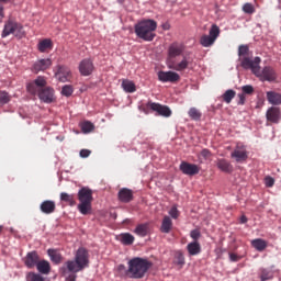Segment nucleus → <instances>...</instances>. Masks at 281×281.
Instances as JSON below:
<instances>
[{
    "instance_id": "obj_22",
    "label": "nucleus",
    "mask_w": 281,
    "mask_h": 281,
    "mask_svg": "<svg viewBox=\"0 0 281 281\" xmlns=\"http://www.w3.org/2000/svg\"><path fill=\"white\" fill-rule=\"evenodd\" d=\"M266 117L268 122H272L273 124H278L280 121V110L278 108H270L266 113Z\"/></svg>"
},
{
    "instance_id": "obj_50",
    "label": "nucleus",
    "mask_w": 281,
    "mask_h": 281,
    "mask_svg": "<svg viewBox=\"0 0 281 281\" xmlns=\"http://www.w3.org/2000/svg\"><path fill=\"white\" fill-rule=\"evenodd\" d=\"M238 98H239L238 104H245V100H246L245 93H239Z\"/></svg>"
},
{
    "instance_id": "obj_34",
    "label": "nucleus",
    "mask_w": 281,
    "mask_h": 281,
    "mask_svg": "<svg viewBox=\"0 0 281 281\" xmlns=\"http://www.w3.org/2000/svg\"><path fill=\"white\" fill-rule=\"evenodd\" d=\"M260 280L261 281L273 280V270L267 269V268L261 269Z\"/></svg>"
},
{
    "instance_id": "obj_9",
    "label": "nucleus",
    "mask_w": 281,
    "mask_h": 281,
    "mask_svg": "<svg viewBox=\"0 0 281 281\" xmlns=\"http://www.w3.org/2000/svg\"><path fill=\"white\" fill-rule=\"evenodd\" d=\"M221 36V29L218 25L213 24L209 31V35H202L200 38V45L202 47H212L216 43V38Z\"/></svg>"
},
{
    "instance_id": "obj_40",
    "label": "nucleus",
    "mask_w": 281,
    "mask_h": 281,
    "mask_svg": "<svg viewBox=\"0 0 281 281\" xmlns=\"http://www.w3.org/2000/svg\"><path fill=\"white\" fill-rule=\"evenodd\" d=\"M243 12H245V14H254V12H256V9L254 8V4L245 3L243 5Z\"/></svg>"
},
{
    "instance_id": "obj_20",
    "label": "nucleus",
    "mask_w": 281,
    "mask_h": 281,
    "mask_svg": "<svg viewBox=\"0 0 281 281\" xmlns=\"http://www.w3.org/2000/svg\"><path fill=\"white\" fill-rule=\"evenodd\" d=\"M40 210L43 212V214H54V212H56V202L45 200L41 203Z\"/></svg>"
},
{
    "instance_id": "obj_25",
    "label": "nucleus",
    "mask_w": 281,
    "mask_h": 281,
    "mask_svg": "<svg viewBox=\"0 0 281 281\" xmlns=\"http://www.w3.org/2000/svg\"><path fill=\"white\" fill-rule=\"evenodd\" d=\"M217 168L222 170V172H227L228 175L234 172V166L231 161H227L225 159H220L217 161Z\"/></svg>"
},
{
    "instance_id": "obj_57",
    "label": "nucleus",
    "mask_w": 281,
    "mask_h": 281,
    "mask_svg": "<svg viewBox=\"0 0 281 281\" xmlns=\"http://www.w3.org/2000/svg\"><path fill=\"white\" fill-rule=\"evenodd\" d=\"M165 30H168V26H165Z\"/></svg>"
},
{
    "instance_id": "obj_30",
    "label": "nucleus",
    "mask_w": 281,
    "mask_h": 281,
    "mask_svg": "<svg viewBox=\"0 0 281 281\" xmlns=\"http://www.w3.org/2000/svg\"><path fill=\"white\" fill-rule=\"evenodd\" d=\"M251 245L257 251H265L268 247L267 240L262 238L254 239Z\"/></svg>"
},
{
    "instance_id": "obj_2",
    "label": "nucleus",
    "mask_w": 281,
    "mask_h": 281,
    "mask_svg": "<svg viewBox=\"0 0 281 281\" xmlns=\"http://www.w3.org/2000/svg\"><path fill=\"white\" fill-rule=\"evenodd\" d=\"M26 89L31 95H38L40 100L46 104H52V102L56 101L54 88L47 87V79L43 76H38L29 83Z\"/></svg>"
},
{
    "instance_id": "obj_21",
    "label": "nucleus",
    "mask_w": 281,
    "mask_h": 281,
    "mask_svg": "<svg viewBox=\"0 0 281 281\" xmlns=\"http://www.w3.org/2000/svg\"><path fill=\"white\" fill-rule=\"evenodd\" d=\"M35 267L38 273H42V276H49V273L52 272V265L45 259H40V261H37V266Z\"/></svg>"
},
{
    "instance_id": "obj_58",
    "label": "nucleus",
    "mask_w": 281,
    "mask_h": 281,
    "mask_svg": "<svg viewBox=\"0 0 281 281\" xmlns=\"http://www.w3.org/2000/svg\"><path fill=\"white\" fill-rule=\"evenodd\" d=\"M165 30H168V26H165Z\"/></svg>"
},
{
    "instance_id": "obj_11",
    "label": "nucleus",
    "mask_w": 281,
    "mask_h": 281,
    "mask_svg": "<svg viewBox=\"0 0 281 281\" xmlns=\"http://www.w3.org/2000/svg\"><path fill=\"white\" fill-rule=\"evenodd\" d=\"M232 159H235L237 164H243L249 159V153L247 147L243 144H237L235 149L231 154Z\"/></svg>"
},
{
    "instance_id": "obj_56",
    "label": "nucleus",
    "mask_w": 281,
    "mask_h": 281,
    "mask_svg": "<svg viewBox=\"0 0 281 281\" xmlns=\"http://www.w3.org/2000/svg\"><path fill=\"white\" fill-rule=\"evenodd\" d=\"M119 3H124V0H119Z\"/></svg>"
},
{
    "instance_id": "obj_27",
    "label": "nucleus",
    "mask_w": 281,
    "mask_h": 281,
    "mask_svg": "<svg viewBox=\"0 0 281 281\" xmlns=\"http://www.w3.org/2000/svg\"><path fill=\"white\" fill-rule=\"evenodd\" d=\"M59 199L63 203H68L70 207H74L76 205V195L69 194L67 192H61L59 195Z\"/></svg>"
},
{
    "instance_id": "obj_13",
    "label": "nucleus",
    "mask_w": 281,
    "mask_h": 281,
    "mask_svg": "<svg viewBox=\"0 0 281 281\" xmlns=\"http://www.w3.org/2000/svg\"><path fill=\"white\" fill-rule=\"evenodd\" d=\"M55 78L59 82H69L71 80V70L67 66L58 65Z\"/></svg>"
},
{
    "instance_id": "obj_19",
    "label": "nucleus",
    "mask_w": 281,
    "mask_h": 281,
    "mask_svg": "<svg viewBox=\"0 0 281 281\" xmlns=\"http://www.w3.org/2000/svg\"><path fill=\"white\" fill-rule=\"evenodd\" d=\"M117 199L121 203H131L133 201V190L123 188L117 193Z\"/></svg>"
},
{
    "instance_id": "obj_14",
    "label": "nucleus",
    "mask_w": 281,
    "mask_h": 281,
    "mask_svg": "<svg viewBox=\"0 0 281 281\" xmlns=\"http://www.w3.org/2000/svg\"><path fill=\"white\" fill-rule=\"evenodd\" d=\"M158 80L160 82H179L181 80V76H179L178 72H175L172 70L169 71H159L158 72Z\"/></svg>"
},
{
    "instance_id": "obj_51",
    "label": "nucleus",
    "mask_w": 281,
    "mask_h": 281,
    "mask_svg": "<svg viewBox=\"0 0 281 281\" xmlns=\"http://www.w3.org/2000/svg\"><path fill=\"white\" fill-rule=\"evenodd\" d=\"M247 216L245 215H241L240 218H239V223H241L243 225H245V223H247Z\"/></svg>"
},
{
    "instance_id": "obj_31",
    "label": "nucleus",
    "mask_w": 281,
    "mask_h": 281,
    "mask_svg": "<svg viewBox=\"0 0 281 281\" xmlns=\"http://www.w3.org/2000/svg\"><path fill=\"white\" fill-rule=\"evenodd\" d=\"M47 254L52 262H54L55 265H60V262H63V255H60V252H58L57 250L48 249Z\"/></svg>"
},
{
    "instance_id": "obj_28",
    "label": "nucleus",
    "mask_w": 281,
    "mask_h": 281,
    "mask_svg": "<svg viewBox=\"0 0 281 281\" xmlns=\"http://www.w3.org/2000/svg\"><path fill=\"white\" fill-rule=\"evenodd\" d=\"M187 250L189 251V256H199L201 254V244L199 241L189 243Z\"/></svg>"
},
{
    "instance_id": "obj_45",
    "label": "nucleus",
    "mask_w": 281,
    "mask_h": 281,
    "mask_svg": "<svg viewBox=\"0 0 281 281\" xmlns=\"http://www.w3.org/2000/svg\"><path fill=\"white\" fill-rule=\"evenodd\" d=\"M169 216H171V218H179V210H177V206H172L169 210Z\"/></svg>"
},
{
    "instance_id": "obj_54",
    "label": "nucleus",
    "mask_w": 281,
    "mask_h": 281,
    "mask_svg": "<svg viewBox=\"0 0 281 281\" xmlns=\"http://www.w3.org/2000/svg\"><path fill=\"white\" fill-rule=\"evenodd\" d=\"M10 0H0V3H8Z\"/></svg>"
},
{
    "instance_id": "obj_3",
    "label": "nucleus",
    "mask_w": 281,
    "mask_h": 281,
    "mask_svg": "<svg viewBox=\"0 0 281 281\" xmlns=\"http://www.w3.org/2000/svg\"><path fill=\"white\" fill-rule=\"evenodd\" d=\"M183 52H186V45L173 42L168 47V58L167 66L169 69L173 71H186L188 67H190V59L188 57H183L181 61L175 60L178 56H182Z\"/></svg>"
},
{
    "instance_id": "obj_5",
    "label": "nucleus",
    "mask_w": 281,
    "mask_h": 281,
    "mask_svg": "<svg viewBox=\"0 0 281 281\" xmlns=\"http://www.w3.org/2000/svg\"><path fill=\"white\" fill-rule=\"evenodd\" d=\"M238 57L240 67H243V69H250L252 74H260V63H262V59L260 57H255L251 59L249 56V46L240 45L238 47Z\"/></svg>"
},
{
    "instance_id": "obj_7",
    "label": "nucleus",
    "mask_w": 281,
    "mask_h": 281,
    "mask_svg": "<svg viewBox=\"0 0 281 281\" xmlns=\"http://www.w3.org/2000/svg\"><path fill=\"white\" fill-rule=\"evenodd\" d=\"M78 210L80 214L87 216L91 212V203H93V191L89 188H81L78 192Z\"/></svg>"
},
{
    "instance_id": "obj_47",
    "label": "nucleus",
    "mask_w": 281,
    "mask_h": 281,
    "mask_svg": "<svg viewBox=\"0 0 281 281\" xmlns=\"http://www.w3.org/2000/svg\"><path fill=\"white\" fill-rule=\"evenodd\" d=\"M201 157L204 159H210V157H212V151H210V149H202Z\"/></svg>"
},
{
    "instance_id": "obj_4",
    "label": "nucleus",
    "mask_w": 281,
    "mask_h": 281,
    "mask_svg": "<svg viewBox=\"0 0 281 281\" xmlns=\"http://www.w3.org/2000/svg\"><path fill=\"white\" fill-rule=\"evenodd\" d=\"M127 270L125 271V276L127 278H132L133 280H142L148 273V270L153 267V261L142 258L135 257L132 258L127 262Z\"/></svg>"
},
{
    "instance_id": "obj_46",
    "label": "nucleus",
    "mask_w": 281,
    "mask_h": 281,
    "mask_svg": "<svg viewBox=\"0 0 281 281\" xmlns=\"http://www.w3.org/2000/svg\"><path fill=\"white\" fill-rule=\"evenodd\" d=\"M265 183L267 188H273L276 180L272 177H266Z\"/></svg>"
},
{
    "instance_id": "obj_43",
    "label": "nucleus",
    "mask_w": 281,
    "mask_h": 281,
    "mask_svg": "<svg viewBox=\"0 0 281 281\" xmlns=\"http://www.w3.org/2000/svg\"><path fill=\"white\" fill-rule=\"evenodd\" d=\"M190 236L192 239H194V243H199V238H201V231L193 229L191 231Z\"/></svg>"
},
{
    "instance_id": "obj_55",
    "label": "nucleus",
    "mask_w": 281,
    "mask_h": 281,
    "mask_svg": "<svg viewBox=\"0 0 281 281\" xmlns=\"http://www.w3.org/2000/svg\"><path fill=\"white\" fill-rule=\"evenodd\" d=\"M1 232H3V226L0 225V234H1Z\"/></svg>"
},
{
    "instance_id": "obj_10",
    "label": "nucleus",
    "mask_w": 281,
    "mask_h": 281,
    "mask_svg": "<svg viewBox=\"0 0 281 281\" xmlns=\"http://www.w3.org/2000/svg\"><path fill=\"white\" fill-rule=\"evenodd\" d=\"M149 109L150 111H155L156 113H158V115H162V117H170L172 115V111L170 110V108L161 105L159 103H155L153 101H149L144 105V113H148Z\"/></svg>"
},
{
    "instance_id": "obj_48",
    "label": "nucleus",
    "mask_w": 281,
    "mask_h": 281,
    "mask_svg": "<svg viewBox=\"0 0 281 281\" xmlns=\"http://www.w3.org/2000/svg\"><path fill=\"white\" fill-rule=\"evenodd\" d=\"M79 155H80V157L82 159H87V157H89V155H91V150H89V149H81Z\"/></svg>"
},
{
    "instance_id": "obj_23",
    "label": "nucleus",
    "mask_w": 281,
    "mask_h": 281,
    "mask_svg": "<svg viewBox=\"0 0 281 281\" xmlns=\"http://www.w3.org/2000/svg\"><path fill=\"white\" fill-rule=\"evenodd\" d=\"M267 100L269 104H272L273 106H280L281 104V94L276 91H268L266 93Z\"/></svg>"
},
{
    "instance_id": "obj_35",
    "label": "nucleus",
    "mask_w": 281,
    "mask_h": 281,
    "mask_svg": "<svg viewBox=\"0 0 281 281\" xmlns=\"http://www.w3.org/2000/svg\"><path fill=\"white\" fill-rule=\"evenodd\" d=\"M121 243L123 245H133V243H135V237L130 233L121 234Z\"/></svg>"
},
{
    "instance_id": "obj_17",
    "label": "nucleus",
    "mask_w": 281,
    "mask_h": 281,
    "mask_svg": "<svg viewBox=\"0 0 281 281\" xmlns=\"http://www.w3.org/2000/svg\"><path fill=\"white\" fill-rule=\"evenodd\" d=\"M95 70V66L93 65V60L91 59H82L79 64V74L81 76H91Z\"/></svg>"
},
{
    "instance_id": "obj_24",
    "label": "nucleus",
    "mask_w": 281,
    "mask_h": 281,
    "mask_svg": "<svg viewBox=\"0 0 281 281\" xmlns=\"http://www.w3.org/2000/svg\"><path fill=\"white\" fill-rule=\"evenodd\" d=\"M172 262L176 267H178V269H183V267L186 266V256H183V251H175Z\"/></svg>"
},
{
    "instance_id": "obj_15",
    "label": "nucleus",
    "mask_w": 281,
    "mask_h": 281,
    "mask_svg": "<svg viewBox=\"0 0 281 281\" xmlns=\"http://www.w3.org/2000/svg\"><path fill=\"white\" fill-rule=\"evenodd\" d=\"M41 260V256H38V252L36 250L30 251L26 254V256L23 258V262L27 269H34L38 265Z\"/></svg>"
},
{
    "instance_id": "obj_53",
    "label": "nucleus",
    "mask_w": 281,
    "mask_h": 281,
    "mask_svg": "<svg viewBox=\"0 0 281 281\" xmlns=\"http://www.w3.org/2000/svg\"><path fill=\"white\" fill-rule=\"evenodd\" d=\"M124 270H126V266L120 265V266H119V271H124Z\"/></svg>"
},
{
    "instance_id": "obj_8",
    "label": "nucleus",
    "mask_w": 281,
    "mask_h": 281,
    "mask_svg": "<svg viewBox=\"0 0 281 281\" xmlns=\"http://www.w3.org/2000/svg\"><path fill=\"white\" fill-rule=\"evenodd\" d=\"M10 34H14L18 38H23L25 36V31H23V25L19 22H14L9 20L4 24V29L2 31V38L10 36Z\"/></svg>"
},
{
    "instance_id": "obj_36",
    "label": "nucleus",
    "mask_w": 281,
    "mask_h": 281,
    "mask_svg": "<svg viewBox=\"0 0 281 281\" xmlns=\"http://www.w3.org/2000/svg\"><path fill=\"white\" fill-rule=\"evenodd\" d=\"M135 234H137V236H147L148 234V225L147 224H140L135 228Z\"/></svg>"
},
{
    "instance_id": "obj_26",
    "label": "nucleus",
    "mask_w": 281,
    "mask_h": 281,
    "mask_svg": "<svg viewBox=\"0 0 281 281\" xmlns=\"http://www.w3.org/2000/svg\"><path fill=\"white\" fill-rule=\"evenodd\" d=\"M172 231V218H170V216L166 215L162 218V223L160 226V232L162 234H170V232Z\"/></svg>"
},
{
    "instance_id": "obj_6",
    "label": "nucleus",
    "mask_w": 281,
    "mask_h": 281,
    "mask_svg": "<svg viewBox=\"0 0 281 281\" xmlns=\"http://www.w3.org/2000/svg\"><path fill=\"white\" fill-rule=\"evenodd\" d=\"M134 30L138 38L150 42L157 36V34H155L157 22H155V20H143L135 25Z\"/></svg>"
},
{
    "instance_id": "obj_18",
    "label": "nucleus",
    "mask_w": 281,
    "mask_h": 281,
    "mask_svg": "<svg viewBox=\"0 0 281 281\" xmlns=\"http://www.w3.org/2000/svg\"><path fill=\"white\" fill-rule=\"evenodd\" d=\"M52 67V60L49 58L38 59L33 64L32 71L38 74L41 71H47Z\"/></svg>"
},
{
    "instance_id": "obj_16",
    "label": "nucleus",
    "mask_w": 281,
    "mask_h": 281,
    "mask_svg": "<svg viewBox=\"0 0 281 281\" xmlns=\"http://www.w3.org/2000/svg\"><path fill=\"white\" fill-rule=\"evenodd\" d=\"M180 170L182 175H187L188 177H194V175H199L201 172V168L198 165L190 164L188 161H182L180 164Z\"/></svg>"
},
{
    "instance_id": "obj_42",
    "label": "nucleus",
    "mask_w": 281,
    "mask_h": 281,
    "mask_svg": "<svg viewBox=\"0 0 281 281\" xmlns=\"http://www.w3.org/2000/svg\"><path fill=\"white\" fill-rule=\"evenodd\" d=\"M10 102V94L5 91H0V104H8Z\"/></svg>"
},
{
    "instance_id": "obj_1",
    "label": "nucleus",
    "mask_w": 281,
    "mask_h": 281,
    "mask_svg": "<svg viewBox=\"0 0 281 281\" xmlns=\"http://www.w3.org/2000/svg\"><path fill=\"white\" fill-rule=\"evenodd\" d=\"M89 267V250L85 247L77 249L75 259L68 260L60 268V273L65 281H76L80 271H85Z\"/></svg>"
},
{
    "instance_id": "obj_12",
    "label": "nucleus",
    "mask_w": 281,
    "mask_h": 281,
    "mask_svg": "<svg viewBox=\"0 0 281 281\" xmlns=\"http://www.w3.org/2000/svg\"><path fill=\"white\" fill-rule=\"evenodd\" d=\"M254 76L262 78V80H266L267 82H273V80L278 78L276 70L271 68V66H266L262 70H260L259 66V74H254Z\"/></svg>"
},
{
    "instance_id": "obj_49",
    "label": "nucleus",
    "mask_w": 281,
    "mask_h": 281,
    "mask_svg": "<svg viewBox=\"0 0 281 281\" xmlns=\"http://www.w3.org/2000/svg\"><path fill=\"white\" fill-rule=\"evenodd\" d=\"M240 256H238V255H236V254H234V252H231L229 254V260H231V262H238V260H240Z\"/></svg>"
},
{
    "instance_id": "obj_32",
    "label": "nucleus",
    "mask_w": 281,
    "mask_h": 281,
    "mask_svg": "<svg viewBox=\"0 0 281 281\" xmlns=\"http://www.w3.org/2000/svg\"><path fill=\"white\" fill-rule=\"evenodd\" d=\"M52 47H53L52 40H48V38L41 41L37 45V49L42 54L47 52V49H52Z\"/></svg>"
},
{
    "instance_id": "obj_29",
    "label": "nucleus",
    "mask_w": 281,
    "mask_h": 281,
    "mask_svg": "<svg viewBox=\"0 0 281 281\" xmlns=\"http://www.w3.org/2000/svg\"><path fill=\"white\" fill-rule=\"evenodd\" d=\"M122 88L126 93H135L137 91V87L135 86V82L124 79L122 81Z\"/></svg>"
},
{
    "instance_id": "obj_37",
    "label": "nucleus",
    "mask_w": 281,
    "mask_h": 281,
    "mask_svg": "<svg viewBox=\"0 0 281 281\" xmlns=\"http://www.w3.org/2000/svg\"><path fill=\"white\" fill-rule=\"evenodd\" d=\"M26 281H45V278H43V276H41V273L29 272L26 274Z\"/></svg>"
},
{
    "instance_id": "obj_38",
    "label": "nucleus",
    "mask_w": 281,
    "mask_h": 281,
    "mask_svg": "<svg viewBox=\"0 0 281 281\" xmlns=\"http://www.w3.org/2000/svg\"><path fill=\"white\" fill-rule=\"evenodd\" d=\"M233 98H236V91H234V90H227L223 94V100H224V102H226V104H229L232 102Z\"/></svg>"
},
{
    "instance_id": "obj_39",
    "label": "nucleus",
    "mask_w": 281,
    "mask_h": 281,
    "mask_svg": "<svg viewBox=\"0 0 281 281\" xmlns=\"http://www.w3.org/2000/svg\"><path fill=\"white\" fill-rule=\"evenodd\" d=\"M93 128H95V126L93 125V123L86 121L81 124V131L82 133H91V131H93Z\"/></svg>"
},
{
    "instance_id": "obj_52",
    "label": "nucleus",
    "mask_w": 281,
    "mask_h": 281,
    "mask_svg": "<svg viewBox=\"0 0 281 281\" xmlns=\"http://www.w3.org/2000/svg\"><path fill=\"white\" fill-rule=\"evenodd\" d=\"M4 13H3V7L0 5V21H3V18H4Z\"/></svg>"
},
{
    "instance_id": "obj_44",
    "label": "nucleus",
    "mask_w": 281,
    "mask_h": 281,
    "mask_svg": "<svg viewBox=\"0 0 281 281\" xmlns=\"http://www.w3.org/2000/svg\"><path fill=\"white\" fill-rule=\"evenodd\" d=\"M241 91H243L244 95H245V94H246V95H251V93H254V87H252V86H249V85L243 86V87H241Z\"/></svg>"
},
{
    "instance_id": "obj_41",
    "label": "nucleus",
    "mask_w": 281,
    "mask_h": 281,
    "mask_svg": "<svg viewBox=\"0 0 281 281\" xmlns=\"http://www.w3.org/2000/svg\"><path fill=\"white\" fill-rule=\"evenodd\" d=\"M61 93L66 97L69 98L74 93V87L66 85L61 89Z\"/></svg>"
},
{
    "instance_id": "obj_33",
    "label": "nucleus",
    "mask_w": 281,
    "mask_h": 281,
    "mask_svg": "<svg viewBox=\"0 0 281 281\" xmlns=\"http://www.w3.org/2000/svg\"><path fill=\"white\" fill-rule=\"evenodd\" d=\"M188 115L191 120H193L194 122H199V120H201L202 117V113L201 111H199V109L196 108H191L188 112Z\"/></svg>"
}]
</instances>
